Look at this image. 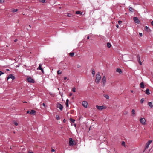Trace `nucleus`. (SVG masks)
I'll use <instances>...</instances> for the list:
<instances>
[{"mask_svg":"<svg viewBox=\"0 0 153 153\" xmlns=\"http://www.w3.org/2000/svg\"><path fill=\"white\" fill-rule=\"evenodd\" d=\"M96 79H95V82L98 83L99 82L101 77V76L99 74V73L97 74L96 76Z\"/></svg>","mask_w":153,"mask_h":153,"instance_id":"obj_1","label":"nucleus"},{"mask_svg":"<svg viewBox=\"0 0 153 153\" xmlns=\"http://www.w3.org/2000/svg\"><path fill=\"white\" fill-rule=\"evenodd\" d=\"M96 107L98 110H102L103 109H105L106 108V107L104 105L101 106L96 105Z\"/></svg>","mask_w":153,"mask_h":153,"instance_id":"obj_2","label":"nucleus"},{"mask_svg":"<svg viewBox=\"0 0 153 153\" xmlns=\"http://www.w3.org/2000/svg\"><path fill=\"white\" fill-rule=\"evenodd\" d=\"M140 123L143 125H144L146 124V120L144 118H141L140 119Z\"/></svg>","mask_w":153,"mask_h":153,"instance_id":"obj_3","label":"nucleus"},{"mask_svg":"<svg viewBox=\"0 0 153 153\" xmlns=\"http://www.w3.org/2000/svg\"><path fill=\"white\" fill-rule=\"evenodd\" d=\"M133 19L134 22L135 23L139 24L140 23V21L138 19L137 17H134L133 18Z\"/></svg>","mask_w":153,"mask_h":153,"instance_id":"obj_4","label":"nucleus"},{"mask_svg":"<svg viewBox=\"0 0 153 153\" xmlns=\"http://www.w3.org/2000/svg\"><path fill=\"white\" fill-rule=\"evenodd\" d=\"M74 140L71 138H69V145L70 146H73L74 144Z\"/></svg>","mask_w":153,"mask_h":153,"instance_id":"obj_5","label":"nucleus"},{"mask_svg":"<svg viewBox=\"0 0 153 153\" xmlns=\"http://www.w3.org/2000/svg\"><path fill=\"white\" fill-rule=\"evenodd\" d=\"M36 111L33 110H31V111H27V113L30 114H33L36 113Z\"/></svg>","mask_w":153,"mask_h":153,"instance_id":"obj_6","label":"nucleus"},{"mask_svg":"<svg viewBox=\"0 0 153 153\" xmlns=\"http://www.w3.org/2000/svg\"><path fill=\"white\" fill-rule=\"evenodd\" d=\"M27 80L28 82L30 83H34V80L31 77L27 78Z\"/></svg>","mask_w":153,"mask_h":153,"instance_id":"obj_7","label":"nucleus"},{"mask_svg":"<svg viewBox=\"0 0 153 153\" xmlns=\"http://www.w3.org/2000/svg\"><path fill=\"white\" fill-rule=\"evenodd\" d=\"M152 142V140H149L146 143L145 145V150L149 147V145Z\"/></svg>","mask_w":153,"mask_h":153,"instance_id":"obj_8","label":"nucleus"},{"mask_svg":"<svg viewBox=\"0 0 153 153\" xmlns=\"http://www.w3.org/2000/svg\"><path fill=\"white\" fill-rule=\"evenodd\" d=\"M82 105L85 108H86L88 106V102L86 101H83L82 102Z\"/></svg>","mask_w":153,"mask_h":153,"instance_id":"obj_9","label":"nucleus"},{"mask_svg":"<svg viewBox=\"0 0 153 153\" xmlns=\"http://www.w3.org/2000/svg\"><path fill=\"white\" fill-rule=\"evenodd\" d=\"M106 78L105 76H103L102 79V81L103 83L104 86H105L106 82Z\"/></svg>","mask_w":153,"mask_h":153,"instance_id":"obj_10","label":"nucleus"},{"mask_svg":"<svg viewBox=\"0 0 153 153\" xmlns=\"http://www.w3.org/2000/svg\"><path fill=\"white\" fill-rule=\"evenodd\" d=\"M57 107L59 108L61 110H62L63 109L62 105L60 103H58L57 105Z\"/></svg>","mask_w":153,"mask_h":153,"instance_id":"obj_11","label":"nucleus"},{"mask_svg":"<svg viewBox=\"0 0 153 153\" xmlns=\"http://www.w3.org/2000/svg\"><path fill=\"white\" fill-rule=\"evenodd\" d=\"M137 60L139 62V63L140 64V65H142V62H141L140 61V56L139 55H138L137 56Z\"/></svg>","mask_w":153,"mask_h":153,"instance_id":"obj_12","label":"nucleus"},{"mask_svg":"<svg viewBox=\"0 0 153 153\" xmlns=\"http://www.w3.org/2000/svg\"><path fill=\"white\" fill-rule=\"evenodd\" d=\"M116 71L117 72L119 73L120 74H121L122 73V71L121 70L120 68H117L116 69Z\"/></svg>","mask_w":153,"mask_h":153,"instance_id":"obj_13","label":"nucleus"},{"mask_svg":"<svg viewBox=\"0 0 153 153\" xmlns=\"http://www.w3.org/2000/svg\"><path fill=\"white\" fill-rule=\"evenodd\" d=\"M145 91V93L147 95H149L150 94V92L149 91V89H147Z\"/></svg>","mask_w":153,"mask_h":153,"instance_id":"obj_14","label":"nucleus"},{"mask_svg":"<svg viewBox=\"0 0 153 153\" xmlns=\"http://www.w3.org/2000/svg\"><path fill=\"white\" fill-rule=\"evenodd\" d=\"M140 85V87L141 88H144V84L143 82L141 83Z\"/></svg>","mask_w":153,"mask_h":153,"instance_id":"obj_15","label":"nucleus"},{"mask_svg":"<svg viewBox=\"0 0 153 153\" xmlns=\"http://www.w3.org/2000/svg\"><path fill=\"white\" fill-rule=\"evenodd\" d=\"M148 105L152 108L153 107V105L151 102H148Z\"/></svg>","mask_w":153,"mask_h":153,"instance_id":"obj_16","label":"nucleus"},{"mask_svg":"<svg viewBox=\"0 0 153 153\" xmlns=\"http://www.w3.org/2000/svg\"><path fill=\"white\" fill-rule=\"evenodd\" d=\"M13 124L16 126H17L18 125V123L15 121H13L12 123V124Z\"/></svg>","mask_w":153,"mask_h":153,"instance_id":"obj_17","label":"nucleus"},{"mask_svg":"<svg viewBox=\"0 0 153 153\" xmlns=\"http://www.w3.org/2000/svg\"><path fill=\"white\" fill-rule=\"evenodd\" d=\"M76 13L77 14H80L82 15V13L80 11H77L76 12Z\"/></svg>","mask_w":153,"mask_h":153,"instance_id":"obj_18","label":"nucleus"},{"mask_svg":"<svg viewBox=\"0 0 153 153\" xmlns=\"http://www.w3.org/2000/svg\"><path fill=\"white\" fill-rule=\"evenodd\" d=\"M10 78L12 80H13L15 79V77L12 74H10Z\"/></svg>","mask_w":153,"mask_h":153,"instance_id":"obj_19","label":"nucleus"},{"mask_svg":"<svg viewBox=\"0 0 153 153\" xmlns=\"http://www.w3.org/2000/svg\"><path fill=\"white\" fill-rule=\"evenodd\" d=\"M135 114V111L134 109H133L132 110V114L133 116H134Z\"/></svg>","mask_w":153,"mask_h":153,"instance_id":"obj_20","label":"nucleus"},{"mask_svg":"<svg viewBox=\"0 0 153 153\" xmlns=\"http://www.w3.org/2000/svg\"><path fill=\"white\" fill-rule=\"evenodd\" d=\"M41 64H40L39 65V66L38 68H37V70H40L42 69V68L41 67Z\"/></svg>","mask_w":153,"mask_h":153,"instance_id":"obj_21","label":"nucleus"},{"mask_svg":"<svg viewBox=\"0 0 153 153\" xmlns=\"http://www.w3.org/2000/svg\"><path fill=\"white\" fill-rule=\"evenodd\" d=\"M145 30L146 31L148 32H149V30H150V29H149V27L147 26H145Z\"/></svg>","mask_w":153,"mask_h":153,"instance_id":"obj_22","label":"nucleus"},{"mask_svg":"<svg viewBox=\"0 0 153 153\" xmlns=\"http://www.w3.org/2000/svg\"><path fill=\"white\" fill-rule=\"evenodd\" d=\"M104 96L106 99H109V96L107 94H104Z\"/></svg>","mask_w":153,"mask_h":153,"instance_id":"obj_23","label":"nucleus"},{"mask_svg":"<svg viewBox=\"0 0 153 153\" xmlns=\"http://www.w3.org/2000/svg\"><path fill=\"white\" fill-rule=\"evenodd\" d=\"M107 46L108 48H110L111 47V45L110 43H109V42L107 43Z\"/></svg>","mask_w":153,"mask_h":153,"instance_id":"obj_24","label":"nucleus"},{"mask_svg":"<svg viewBox=\"0 0 153 153\" xmlns=\"http://www.w3.org/2000/svg\"><path fill=\"white\" fill-rule=\"evenodd\" d=\"M70 120L71 123H74L75 121V120L72 118H70Z\"/></svg>","mask_w":153,"mask_h":153,"instance_id":"obj_25","label":"nucleus"},{"mask_svg":"<svg viewBox=\"0 0 153 153\" xmlns=\"http://www.w3.org/2000/svg\"><path fill=\"white\" fill-rule=\"evenodd\" d=\"M18 10L17 9H13L11 11L13 13H14L17 12Z\"/></svg>","mask_w":153,"mask_h":153,"instance_id":"obj_26","label":"nucleus"},{"mask_svg":"<svg viewBox=\"0 0 153 153\" xmlns=\"http://www.w3.org/2000/svg\"><path fill=\"white\" fill-rule=\"evenodd\" d=\"M74 52H72V53H69V55L71 56L72 57V56H74Z\"/></svg>","mask_w":153,"mask_h":153,"instance_id":"obj_27","label":"nucleus"},{"mask_svg":"<svg viewBox=\"0 0 153 153\" xmlns=\"http://www.w3.org/2000/svg\"><path fill=\"white\" fill-rule=\"evenodd\" d=\"M144 99L143 98L141 99L140 100V102L141 103H143V102H144Z\"/></svg>","mask_w":153,"mask_h":153,"instance_id":"obj_28","label":"nucleus"},{"mask_svg":"<svg viewBox=\"0 0 153 153\" xmlns=\"http://www.w3.org/2000/svg\"><path fill=\"white\" fill-rule=\"evenodd\" d=\"M129 10L131 12H133L134 11V9L131 7H129Z\"/></svg>","mask_w":153,"mask_h":153,"instance_id":"obj_29","label":"nucleus"},{"mask_svg":"<svg viewBox=\"0 0 153 153\" xmlns=\"http://www.w3.org/2000/svg\"><path fill=\"white\" fill-rule=\"evenodd\" d=\"M56 118L57 120H59V117L58 115H56Z\"/></svg>","mask_w":153,"mask_h":153,"instance_id":"obj_30","label":"nucleus"},{"mask_svg":"<svg viewBox=\"0 0 153 153\" xmlns=\"http://www.w3.org/2000/svg\"><path fill=\"white\" fill-rule=\"evenodd\" d=\"M57 74L59 75H60L62 74V72L60 70H58L57 71Z\"/></svg>","mask_w":153,"mask_h":153,"instance_id":"obj_31","label":"nucleus"},{"mask_svg":"<svg viewBox=\"0 0 153 153\" xmlns=\"http://www.w3.org/2000/svg\"><path fill=\"white\" fill-rule=\"evenodd\" d=\"M128 113V112L127 111H124L123 112V114L124 115H126Z\"/></svg>","mask_w":153,"mask_h":153,"instance_id":"obj_32","label":"nucleus"},{"mask_svg":"<svg viewBox=\"0 0 153 153\" xmlns=\"http://www.w3.org/2000/svg\"><path fill=\"white\" fill-rule=\"evenodd\" d=\"M72 91L74 92H76V88L75 87L73 88Z\"/></svg>","mask_w":153,"mask_h":153,"instance_id":"obj_33","label":"nucleus"},{"mask_svg":"<svg viewBox=\"0 0 153 153\" xmlns=\"http://www.w3.org/2000/svg\"><path fill=\"white\" fill-rule=\"evenodd\" d=\"M40 2H41L42 3H44L45 2V0H39Z\"/></svg>","mask_w":153,"mask_h":153,"instance_id":"obj_34","label":"nucleus"},{"mask_svg":"<svg viewBox=\"0 0 153 153\" xmlns=\"http://www.w3.org/2000/svg\"><path fill=\"white\" fill-rule=\"evenodd\" d=\"M92 73L93 75V76H94L95 74V72L94 70H92Z\"/></svg>","mask_w":153,"mask_h":153,"instance_id":"obj_35","label":"nucleus"},{"mask_svg":"<svg viewBox=\"0 0 153 153\" xmlns=\"http://www.w3.org/2000/svg\"><path fill=\"white\" fill-rule=\"evenodd\" d=\"M122 22L121 21L119 20L118 21V24L119 25H120V24H121Z\"/></svg>","mask_w":153,"mask_h":153,"instance_id":"obj_36","label":"nucleus"},{"mask_svg":"<svg viewBox=\"0 0 153 153\" xmlns=\"http://www.w3.org/2000/svg\"><path fill=\"white\" fill-rule=\"evenodd\" d=\"M4 73L2 71H0V76L2 74H4Z\"/></svg>","mask_w":153,"mask_h":153,"instance_id":"obj_37","label":"nucleus"},{"mask_svg":"<svg viewBox=\"0 0 153 153\" xmlns=\"http://www.w3.org/2000/svg\"><path fill=\"white\" fill-rule=\"evenodd\" d=\"M4 2V0H0V3H2Z\"/></svg>","mask_w":153,"mask_h":153,"instance_id":"obj_38","label":"nucleus"},{"mask_svg":"<svg viewBox=\"0 0 153 153\" xmlns=\"http://www.w3.org/2000/svg\"><path fill=\"white\" fill-rule=\"evenodd\" d=\"M71 14H70V13H68L67 14V16L68 17H70L71 16Z\"/></svg>","mask_w":153,"mask_h":153,"instance_id":"obj_39","label":"nucleus"},{"mask_svg":"<svg viewBox=\"0 0 153 153\" xmlns=\"http://www.w3.org/2000/svg\"><path fill=\"white\" fill-rule=\"evenodd\" d=\"M77 67L78 68H79L80 67V66L79 64H77L76 65Z\"/></svg>","mask_w":153,"mask_h":153,"instance_id":"obj_40","label":"nucleus"},{"mask_svg":"<svg viewBox=\"0 0 153 153\" xmlns=\"http://www.w3.org/2000/svg\"><path fill=\"white\" fill-rule=\"evenodd\" d=\"M139 34L140 36L141 37V36H142V35H142V33H139Z\"/></svg>","mask_w":153,"mask_h":153,"instance_id":"obj_41","label":"nucleus"},{"mask_svg":"<svg viewBox=\"0 0 153 153\" xmlns=\"http://www.w3.org/2000/svg\"><path fill=\"white\" fill-rule=\"evenodd\" d=\"M10 79V75H9L7 77V80H8Z\"/></svg>","mask_w":153,"mask_h":153,"instance_id":"obj_42","label":"nucleus"},{"mask_svg":"<svg viewBox=\"0 0 153 153\" xmlns=\"http://www.w3.org/2000/svg\"><path fill=\"white\" fill-rule=\"evenodd\" d=\"M116 26L117 28H118L119 27V25H118V24H116Z\"/></svg>","mask_w":153,"mask_h":153,"instance_id":"obj_43","label":"nucleus"},{"mask_svg":"<svg viewBox=\"0 0 153 153\" xmlns=\"http://www.w3.org/2000/svg\"><path fill=\"white\" fill-rule=\"evenodd\" d=\"M124 144H125V142H123V141L122 142V145H123Z\"/></svg>","mask_w":153,"mask_h":153,"instance_id":"obj_44","label":"nucleus"},{"mask_svg":"<svg viewBox=\"0 0 153 153\" xmlns=\"http://www.w3.org/2000/svg\"><path fill=\"white\" fill-rule=\"evenodd\" d=\"M67 79V77H64V79L65 80Z\"/></svg>","mask_w":153,"mask_h":153,"instance_id":"obj_45","label":"nucleus"},{"mask_svg":"<svg viewBox=\"0 0 153 153\" xmlns=\"http://www.w3.org/2000/svg\"><path fill=\"white\" fill-rule=\"evenodd\" d=\"M68 101H69V100H68V99H67V100H66V102H68Z\"/></svg>","mask_w":153,"mask_h":153,"instance_id":"obj_46","label":"nucleus"},{"mask_svg":"<svg viewBox=\"0 0 153 153\" xmlns=\"http://www.w3.org/2000/svg\"><path fill=\"white\" fill-rule=\"evenodd\" d=\"M152 25L153 26V21H152L151 22Z\"/></svg>","mask_w":153,"mask_h":153,"instance_id":"obj_47","label":"nucleus"},{"mask_svg":"<svg viewBox=\"0 0 153 153\" xmlns=\"http://www.w3.org/2000/svg\"><path fill=\"white\" fill-rule=\"evenodd\" d=\"M41 70L42 72L43 73H44V71H43V70L42 69H42H41L40 70Z\"/></svg>","mask_w":153,"mask_h":153,"instance_id":"obj_48","label":"nucleus"},{"mask_svg":"<svg viewBox=\"0 0 153 153\" xmlns=\"http://www.w3.org/2000/svg\"><path fill=\"white\" fill-rule=\"evenodd\" d=\"M66 105L67 106H68V102H66Z\"/></svg>","mask_w":153,"mask_h":153,"instance_id":"obj_49","label":"nucleus"},{"mask_svg":"<svg viewBox=\"0 0 153 153\" xmlns=\"http://www.w3.org/2000/svg\"><path fill=\"white\" fill-rule=\"evenodd\" d=\"M42 105L44 107H45V103H43V104H42Z\"/></svg>","mask_w":153,"mask_h":153,"instance_id":"obj_50","label":"nucleus"},{"mask_svg":"<svg viewBox=\"0 0 153 153\" xmlns=\"http://www.w3.org/2000/svg\"><path fill=\"white\" fill-rule=\"evenodd\" d=\"M28 153H33V152H31L30 151H29L28 152Z\"/></svg>","mask_w":153,"mask_h":153,"instance_id":"obj_51","label":"nucleus"},{"mask_svg":"<svg viewBox=\"0 0 153 153\" xmlns=\"http://www.w3.org/2000/svg\"><path fill=\"white\" fill-rule=\"evenodd\" d=\"M63 121L64 123H65L66 122V120H65V119L63 120Z\"/></svg>","mask_w":153,"mask_h":153,"instance_id":"obj_52","label":"nucleus"},{"mask_svg":"<svg viewBox=\"0 0 153 153\" xmlns=\"http://www.w3.org/2000/svg\"><path fill=\"white\" fill-rule=\"evenodd\" d=\"M89 39V36H88L87 37V39Z\"/></svg>","mask_w":153,"mask_h":153,"instance_id":"obj_53","label":"nucleus"},{"mask_svg":"<svg viewBox=\"0 0 153 153\" xmlns=\"http://www.w3.org/2000/svg\"><path fill=\"white\" fill-rule=\"evenodd\" d=\"M17 41V39H15L14 40V42H16Z\"/></svg>","mask_w":153,"mask_h":153,"instance_id":"obj_54","label":"nucleus"},{"mask_svg":"<svg viewBox=\"0 0 153 153\" xmlns=\"http://www.w3.org/2000/svg\"><path fill=\"white\" fill-rule=\"evenodd\" d=\"M54 151V149H52V152H53Z\"/></svg>","mask_w":153,"mask_h":153,"instance_id":"obj_55","label":"nucleus"},{"mask_svg":"<svg viewBox=\"0 0 153 153\" xmlns=\"http://www.w3.org/2000/svg\"><path fill=\"white\" fill-rule=\"evenodd\" d=\"M131 93H133V90H131Z\"/></svg>","mask_w":153,"mask_h":153,"instance_id":"obj_56","label":"nucleus"},{"mask_svg":"<svg viewBox=\"0 0 153 153\" xmlns=\"http://www.w3.org/2000/svg\"><path fill=\"white\" fill-rule=\"evenodd\" d=\"M19 20H17V23H18L19 22Z\"/></svg>","mask_w":153,"mask_h":153,"instance_id":"obj_57","label":"nucleus"},{"mask_svg":"<svg viewBox=\"0 0 153 153\" xmlns=\"http://www.w3.org/2000/svg\"><path fill=\"white\" fill-rule=\"evenodd\" d=\"M72 95V93H71L70 94V96H71V95Z\"/></svg>","mask_w":153,"mask_h":153,"instance_id":"obj_58","label":"nucleus"},{"mask_svg":"<svg viewBox=\"0 0 153 153\" xmlns=\"http://www.w3.org/2000/svg\"><path fill=\"white\" fill-rule=\"evenodd\" d=\"M6 70L7 71H9V70L8 69H7Z\"/></svg>","mask_w":153,"mask_h":153,"instance_id":"obj_59","label":"nucleus"},{"mask_svg":"<svg viewBox=\"0 0 153 153\" xmlns=\"http://www.w3.org/2000/svg\"><path fill=\"white\" fill-rule=\"evenodd\" d=\"M29 26L30 27V28H31V26L30 25H29Z\"/></svg>","mask_w":153,"mask_h":153,"instance_id":"obj_60","label":"nucleus"},{"mask_svg":"<svg viewBox=\"0 0 153 153\" xmlns=\"http://www.w3.org/2000/svg\"><path fill=\"white\" fill-rule=\"evenodd\" d=\"M23 15H25L24 13H23Z\"/></svg>","mask_w":153,"mask_h":153,"instance_id":"obj_61","label":"nucleus"},{"mask_svg":"<svg viewBox=\"0 0 153 153\" xmlns=\"http://www.w3.org/2000/svg\"><path fill=\"white\" fill-rule=\"evenodd\" d=\"M23 15H25L24 13H23Z\"/></svg>","mask_w":153,"mask_h":153,"instance_id":"obj_62","label":"nucleus"}]
</instances>
